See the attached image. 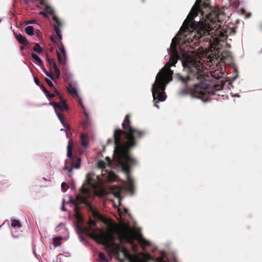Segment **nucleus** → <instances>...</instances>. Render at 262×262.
<instances>
[{"instance_id": "obj_48", "label": "nucleus", "mask_w": 262, "mask_h": 262, "mask_svg": "<svg viewBox=\"0 0 262 262\" xmlns=\"http://www.w3.org/2000/svg\"><path fill=\"white\" fill-rule=\"evenodd\" d=\"M35 21V20L29 21L27 23V24H33Z\"/></svg>"}, {"instance_id": "obj_46", "label": "nucleus", "mask_w": 262, "mask_h": 262, "mask_svg": "<svg viewBox=\"0 0 262 262\" xmlns=\"http://www.w3.org/2000/svg\"><path fill=\"white\" fill-rule=\"evenodd\" d=\"M73 168V167H72L71 168H68L67 167H65L64 168L68 169L69 173H71L72 172V168Z\"/></svg>"}, {"instance_id": "obj_18", "label": "nucleus", "mask_w": 262, "mask_h": 262, "mask_svg": "<svg viewBox=\"0 0 262 262\" xmlns=\"http://www.w3.org/2000/svg\"><path fill=\"white\" fill-rule=\"evenodd\" d=\"M47 60L51 70L53 69V68L57 66L56 62L53 59L50 58L48 56H47Z\"/></svg>"}, {"instance_id": "obj_40", "label": "nucleus", "mask_w": 262, "mask_h": 262, "mask_svg": "<svg viewBox=\"0 0 262 262\" xmlns=\"http://www.w3.org/2000/svg\"><path fill=\"white\" fill-rule=\"evenodd\" d=\"M61 188L62 189L64 190V191H66V189H67L68 188V186L66 185V183L64 182H63L62 184H61Z\"/></svg>"}, {"instance_id": "obj_10", "label": "nucleus", "mask_w": 262, "mask_h": 262, "mask_svg": "<svg viewBox=\"0 0 262 262\" xmlns=\"http://www.w3.org/2000/svg\"><path fill=\"white\" fill-rule=\"evenodd\" d=\"M115 232L117 234L119 241L121 243L125 242L132 244L134 247H137L134 245V236L132 230L128 226L123 228L117 229Z\"/></svg>"}, {"instance_id": "obj_7", "label": "nucleus", "mask_w": 262, "mask_h": 262, "mask_svg": "<svg viewBox=\"0 0 262 262\" xmlns=\"http://www.w3.org/2000/svg\"><path fill=\"white\" fill-rule=\"evenodd\" d=\"M102 239L103 241V244L107 246V247L110 249L111 252L116 255L118 259L119 258H118L117 255L120 251H121L123 253L125 258L129 259V262H134L131 259V256L127 250L124 247L121 248L119 244H116L115 242V237L112 234H108L106 237H103Z\"/></svg>"}, {"instance_id": "obj_39", "label": "nucleus", "mask_w": 262, "mask_h": 262, "mask_svg": "<svg viewBox=\"0 0 262 262\" xmlns=\"http://www.w3.org/2000/svg\"><path fill=\"white\" fill-rule=\"evenodd\" d=\"M34 82L35 83V84L36 85H37L39 86H40L41 84L40 83V81H39V79L37 77H34Z\"/></svg>"}, {"instance_id": "obj_45", "label": "nucleus", "mask_w": 262, "mask_h": 262, "mask_svg": "<svg viewBox=\"0 0 262 262\" xmlns=\"http://www.w3.org/2000/svg\"><path fill=\"white\" fill-rule=\"evenodd\" d=\"M51 39L53 42L55 44H57V42L55 40V38L53 36H51Z\"/></svg>"}, {"instance_id": "obj_23", "label": "nucleus", "mask_w": 262, "mask_h": 262, "mask_svg": "<svg viewBox=\"0 0 262 262\" xmlns=\"http://www.w3.org/2000/svg\"><path fill=\"white\" fill-rule=\"evenodd\" d=\"M98 258L99 260L101 261L108 262V260L107 259L105 254L103 252H99L98 254Z\"/></svg>"}, {"instance_id": "obj_33", "label": "nucleus", "mask_w": 262, "mask_h": 262, "mask_svg": "<svg viewBox=\"0 0 262 262\" xmlns=\"http://www.w3.org/2000/svg\"><path fill=\"white\" fill-rule=\"evenodd\" d=\"M116 178V176L115 174L112 173H109L108 174V180L109 181H115Z\"/></svg>"}, {"instance_id": "obj_51", "label": "nucleus", "mask_w": 262, "mask_h": 262, "mask_svg": "<svg viewBox=\"0 0 262 262\" xmlns=\"http://www.w3.org/2000/svg\"><path fill=\"white\" fill-rule=\"evenodd\" d=\"M71 135V134L70 135L69 133H67V138H70V135Z\"/></svg>"}, {"instance_id": "obj_28", "label": "nucleus", "mask_w": 262, "mask_h": 262, "mask_svg": "<svg viewBox=\"0 0 262 262\" xmlns=\"http://www.w3.org/2000/svg\"><path fill=\"white\" fill-rule=\"evenodd\" d=\"M223 86L220 84H215L213 86L212 93L213 94L215 91H218L223 89Z\"/></svg>"}, {"instance_id": "obj_27", "label": "nucleus", "mask_w": 262, "mask_h": 262, "mask_svg": "<svg viewBox=\"0 0 262 262\" xmlns=\"http://www.w3.org/2000/svg\"><path fill=\"white\" fill-rule=\"evenodd\" d=\"M11 226L12 227H21V225L20 224V222L16 220H13L11 222Z\"/></svg>"}, {"instance_id": "obj_26", "label": "nucleus", "mask_w": 262, "mask_h": 262, "mask_svg": "<svg viewBox=\"0 0 262 262\" xmlns=\"http://www.w3.org/2000/svg\"><path fill=\"white\" fill-rule=\"evenodd\" d=\"M178 58V55L176 54L175 55L170 57V61L171 63V66H174L177 63Z\"/></svg>"}, {"instance_id": "obj_30", "label": "nucleus", "mask_w": 262, "mask_h": 262, "mask_svg": "<svg viewBox=\"0 0 262 262\" xmlns=\"http://www.w3.org/2000/svg\"><path fill=\"white\" fill-rule=\"evenodd\" d=\"M54 94H55V96L56 95L58 97V98L60 99V100H62V99H64L62 96L61 95L60 93L59 92V91L57 90L56 88H54Z\"/></svg>"}, {"instance_id": "obj_14", "label": "nucleus", "mask_w": 262, "mask_h": 262, "mask_svg": "<svg viewBox=\"0 0 262 262\" xmlns=\"http://www.w3.org/2000/svg\"><path fill=\"white\" fill-rule=\"evenodd\" d=\"M14 36L19 43L25 46H27L29 44L27 39L21 34L14 33Z\"/></svg>"}, {"instance_id": "obj_53", "label": "nucleus", "mask_w": 262, "mask_h": 262, "mask_svg": "<svg viewBox=\"0 0 262 262\" xmlns=\"http://www.w3.org/2000/svg\"><path fill=\"white\" fill-rule=\"evenodd\" d=\"M20 49L22 51V50H23L24 49V48L23 46H21V47H20Z\"/></svg>"}, {"instance_id": "obj_3", "label": "nucleus", "mask_w": 262, "mask_h": 262, "mask_svg": "<svg viewBox=\"0 0 262 262\" xmlns=\"http://www.w3.org/2000/svg\"><path fill=\"white\" fill-rule=\"evenodd\" d=\"M187 71V76H184L180 73L176 75V78L184 84L195 79L203 82L207 76L204 72V66L202 62L190 57H187L183 63Z\"/></svg>"}, {"instance_id": "obj_38", "label": "nucleus", "mask_w": 262, "mask_h": 262, "mask_svg": "<svg viewBox=\"0 0 262 262\" xmlns=\"http://www.w3.org/2000/svg\"><path fill=\"white\" fill-rule=\"evenodd\" d=\"M98 165L99 167L104 168L105 167V163L103 161H100L98 162Z\"/></svg>"}, {"instance_id": "obj_25", "label": "nucleus", "mask_w": 262, "mask_h": 262, "mask_svg": "<svg viewBox=\"0 0 262 262\" xmlns=\"http://www.w3.org/2000/svg\"><path fill=\"white\" fill-rule=\"evenodd\" d=\"M42 67V71L43 73L49 77H50L52 80H55V77L53 75L52 73L48 72L46 69L45 68L44 66H41Z\"/></svg>"}, {"instance_id": "obj_5", "label": "nucleus", "mask_w": 262, "mask_h": 262, "mask_svg": "<svg viewBox=\"0 0 262 262\" xmlns=\"http://www.w3.org/2000/svg\"><path fill=\"white\" fill-rule=\"evenodd\" d=\"M94 174L89 173L86 174V183L83 184L80 189V194L76 196L75 200L71 199L70 202L76 207V211L77 218L79 221H82V217L80 214L77 212L78 206L80 204H87V199L90 196L91 193L89 189V186L93 188H96L98 186V183L94 178Z\"/></svg>"}, {"instance_id": "obj_20", "label": "nucleus", "mask_w": 262, "mask_h": 262, "mask_svg": "<svg viewBox=\"0 0 262 262\" xmlns=\"http://www.w3.org/2000/svg\"><path fill=\"white\" fill-rule=\"evenodd\" d=\"M81 140V145L83 146H85L88 145V137L87 136L84 134H81L80 136Z\"/></svg>"}, {"instance_id": "obj_21", "label": "nucleus", "mask_w": 262, "mask_h": 262, "mask_svg": "<svg viewBox=\"0 0 262 262\" xmlns=\"http://www.w3.org/2000/svg\"><path fill=\"white\" fill-rule=\"evenodd\" d=\"M33 51L40 54L43 51V49L40 47L38 43H35L34 47L33 48Z\"/></svg>"}, {"instance_id": "obj_36", "label": "nucleus", "mask_w": 262, "mask_h": 262, "mask_svg": "<svg viewBox=\"0 0 262 262\" xmlns=\"http://www.w3.org/2000/svg\"><path fill=\"white\" fill-rule=\"evenodd\" d=\"M89 224L91 226H95L96 224V222L93 220L90 219Z\"/></svg>"}, {"instance_id": "obj_12", "label": "nucleus", "mask_w": 262, "mask_h": 262, "mask_svg": "<svg viewBox=\"0 0 262 262\" xmlns=\"http://www.w3.org/2000/svg\"><path fill=\"white\" fill-rule=\"evenodd\" d=\"M47 11L51 15H53V19L55 22L56 24L53 25V29L56 34L57 37L60 40L62 39L61 31L60 28L62 26V21L58 18V17L55 14L54 10L49 6L47 7Z\"/></svg>"}, {"instance_id": "obj_17", "label": "nucleus", "mask_w": 262, "mask_h": 262, "mask_svg": "<svg viewBox=\"0 0 262 262\" xmlns=\"http://www.w3.org/2000/svg\"><path fill=\"white\" fill-rule=\"evenodd\" d=\"M67 90L73 96H77L78 94L76 89L71 84H69Z\"/></svg>"}, {"instance_id": "obj_37", "label": "nucleus", "mask_w": 262, "mask_h": 262, "mask_svg": "<svg viewBox=\"0 0 262 262\" xmlns=\"http://www.w3.org/2000/svg\"><path fill=\"white\" fill-rule=\"evenodd\" d=\"M141 243L143 245L145 246H147L149 245V242L144 239H141Z\"/></svg>"}, {"instance_id": "obj_22", "label": "nucleus", "mask_w": 262, "mask_h": 262, "mask_svg": "<svg viewBox=\"0 0 262 262\" xmlns=\"http://www.w3.org/2000/svg\"><path fill=\"white\" fill-rule=\"evenodd\" d=\"M62 239V237L61 236H57L53 239V244L55 246H60L61 245V240Z\"/></svg>"}, {"instance_id": "obj_32", "label": "nucleus", "mask_w": 262, "mask_h": 262, "mask_svg": "<svg viewBox=\"0 0 262 262\" xmlns=\"http://www.w3.org/2000/svg\"><path fill=\"white\" fill-rule=\"evenodd\" d=\"M26 4H29L30 3H35L37 0H23ZM40 4H42L43 3L44 0H38Z\"/></svg>"}, {"instance_id": "obj_29", "label": "nucleus", "mask_w": 262, "mask_h": 262, "mask_svg": "<svg viewBox=\"0 0 262 262\" xmlns=\"http://www.w3.org/2000/svg\"><path fill=\"white\" fill-rule=\"evenodd\" d=\"M53 70H54V73H55L56 78L57 79H59L60 77V71L59 69L56 66V67L53 68Z\"/></svg>"}, {"instance_id": "obj_47", "label": "nucleus", "mask_w": 262, "mask_h": 262, "mask_svg": "<svg viewBox=\"0 0 262 262\" xmlns=\"http://www.w3.org/2000/svg\"><path fill=\"white\" fill-rule=\"evenodd\" d=\"M106 160L107 161L108 164H111V159L109 158V157H106Z\"/></svg>"}, {"instance_id": "obj_8", "label": "nucleus", "mask_w": 262, "mask_h": 262, "mask_svg": "<svg viewBox=\"0 0 262 262\" xmlns=\"http://www.w3.org/2000/svg\"><path fill=\"white\" fill-rule=\"evenodd\" d=\"M210 93L208 84L204 82L194 84L193 88L188 90L183 89L180 91V94L181 95L191 94L194 97L198 98H201L206 95L207 93Z\"/></svg>"}, {"instance_id": "obj_50", "label": "nucleus", "mask_w": 262, "mask_h": 262, "mask_svg": "<svg viewBox=\"0 0 262 262\" xmlns=\"http://www.w3.org/2000/svg\"><path fill=\"white\" fill-rule=\"evenodd\" d=\"M112 142V140L111 139H108L107 140V143L108 144L111 143Z\"/></svg>"}, {"instance_id": "obj_9", "label": "nucleus", "mask_w": 262, "mask_h": 262, "mask_svg": "<svg viewBox=\"0 0 262 262\" xmlns=\"http://www.w3.org/2000/svg\"><path fill=\"white\" fill-rule=\"evenodd\" d=\"M60 100V103L51 101L49 104L54 107L56 115L57 116L58 119H59L63 126L65 127L67 129L70 130V125L64 121L63 115L58 112V110L61 112L64 111H68L69 110V106L67 104L66 100L65 99H62Z\"/></svg>"}, {"instance_id": "obj_4", "label": "nucleus", "mask_w": 262, "mask_h": 262, "mask_svg": "<svg viewBox=\"0 0 262 262\" xmlns=\"http://www.w3.org/2000/svg\"><path fill=\"white\" fill-rule=\"evenodd\" d=\"M173 72L169 67H164L158 73L151 91L154 100L157 99L154 105L159 108L156 104L158 101H163L166 99L164 90L166 84L172 80Z\"/></svg>"}, {"instance_id": "obj_49", "label": "nucleus", "mask_w": 262, "mask_h": 262, "mask_svg": "<svg viewBox=\"0 0 262 262\" xmlns=\"http://www.w3.org/2000/svg\"><path fill=\"white\" fill-rule=\"evenodd\" d=\"M123 211H124V212L125 213H127V212H128V210H127V209H126V208H124V209H123Z\"/></svg>"}, {"instance_id": "obj_35", "label": "nucleus", "mask_w": 262, "mask_h": 262, "mask_svg": "<svg viewBox=\"0 0 262 262\" xmlns=\"http://www.w3.org/2000/svg\"><path fill=\"white\" fill-rule=\"evenodd\" d=\"M46 96L49 98H52L55 97V94L53 93H50L49 91H48L46 94Z\"/></svg>"}, {"instance_id": "obj_31", "label": "nucleus", "mask_w": 262, "mask_h": 262, "mask_svg": "<svg viewBox=\"0 0 262 262\" xmlns=\"http://www.w3.org/2000/svg\"><path fill=\"white\" fill-rule=\"evenodd\" d=\"M91 122L90 120L88 118L85 121L82 122V125L84 128H88L90 126Z\"/></svg>"}, {"instance_id": "obj_34", "label": "nucleus", "mask_w": 262, "mask_h": 262, "mask_svg": "<svg viewBox=\"0 0 262 262\" xmlns=\"http://www.w3.org/2000/svg\"><path fill=\"white\" fill-rule=\"evenodd\" d=\"M45 81L47 83V84H48V85L51 87V88H54V85L52 83V82L48 78H46L45 79Z\"/></svg>"}, {"instance_id": "obj_1", "label": "nucleus", "mask_w": 262, "mask_h": 262, "mask_svg": "<svg viewBox=\"0 0 262 262\" xmlns=\"http://www.w3.org/2000/svg\"><path fill=\"white\" fill-rule=\"evenodd\" d=\"M222 16L223 13L212 8L209 0H196L179 31L184 36L185 43L196 46L203 41L211 44L226 38L227 35L221 30Z\"/></svg>"}, {"instance_id": "obj_13", "label": "nucleus", "mask_w": 262, "mask_h": 262, "mask_svg": "<svg viewBox=\"0 0 262 262\" xmlns=\"http://www.w3.org/2000/svg\"><path fill=\"white\" fill-rule=\"evenodd\" d=\"M59 49L62 53L63 57H62L61 54L58 51H57L58 61L60 64L64 65L65 64V60L66 58V52L62 42H60V45L59 46Z\"/></svg>"}, {"instance_id": "obj_24", "label": "nucleus", "mask_w": 262, "mask_h": 262, "mask_svg": "<svg viewBox=\"0 0 262 262\" xmlns=\"http://www.w3.org/2000/svg\"><path fill=\"white\" fill-rule=\"evenodd\" d=\"M26 33L29 35H33L34 34V28L32 26H28L25 29Z\"/></svg>"}, {"instance_id": "obj_41", "label": "nucleus", "mask_w": 262, "mask_h": 262, "mask_svg": "<svg viewBox=\"0 0 262 262\" xmlns=\"http://www.w3.org/2000/svg\"><path fill=\"white\" fill-rule=\"evenodd\" d=\"M41 90L43 91V92L46 94V93H47V92L48 91L43 86V84H41L40 86H39Z\"/></svg>"}, {"instance_id": "obj_42", "label": "nucleus", "mask_w": 262, "mask_h": 262, "mask_svg": "<svg viewBox=\"0 0 262 262\" xmlns=\"http://www.w3.org/2000/svg\"><path fill=\"white\" fill-rule=\"evenodd\" d=\"M158 262H167L163 257H159L157 259Z\"/></svg>"}, {"instance_id": "obj_54", "label": "nucleus", "mask_w": 262, "mask_h": 262, "mask_svg": "<svg viewBox=\"0 0 262 262\" xmlns=\"http://www.w3.org/2000/svg\"><path fill=\"white\" fill-rule=\"evenodd\" d=\"M78 228L79 229V230H81V231H82V229L78 226Z\"/></svg>"}, {"instance_id": "obj_44", "label": "nucleus", "mask_w": 262, "mask_h": 262, "mask_svg": "<svg viewBox=\"0 0 262 262\" xmlns=\"http://www.w3.org/2000/svg\"><path fill=\"white\" fill-rule=\"evenodd\" d=\"M61 210L63 211H66V209L64 207V200L63 201V202H62V207H61Z\"/></svg>"}, {"instance_id": "obj_6", "label": "nucleus", "mask_w": 262, "mask_h": 262, "mask_svg": "<svg viewBox=\"0 0 262 262\" xmlns=\"http://www.w3.org/2000/svg\"><path fill=\"white\" fill-rule=\"evenodd\" d=\"M130 151L114 152V158L118 164L121 165L122 170L126 173L129 189H133L134 181L130 176V166L136 165V160L130 155Z\"/></svg>"}, {"instance_id": "obj_15", "label": "nucleus", "mask_w": 262, "mask_h": 262, "mask_svg": "<svg viewBox=\"0 0 262 262\" xmlns=\"http://www.w3.org/2000/svg\"><path fill=\"white\" fill-rule=\"evenodd\" d=\"M88 206L89 210L91 212L93 216L96 219L101 220V215L99 214L98 211L96 209H95L90 204Z\"/></svg>"}, {"instance_id": "obj_11", "label": "nucleus", "mask_w": 262, "mask_h": 262, "mask_svg": "<svg viewBox=\"0 0 262 262\" xmlns=\"http://www.w3.org/2000/svg\"><path fill=\"white\" fill-rule=\"evenodd\" d=\"M73 143L72 139L70 138L68 142L67 146V157L71 160L72 166L76 169H78L81 167V158L77 156V154L75 153L73 155L72 146Z\"/></svg>"}, {"instance_id": "obj_52", "label": "nucleus", "mask_w": 262, "mask_h": 262, "mask_svg": "<svg viewBox=\"0 0 262 262\" xmlns=\"http://www.w3.org/2000/svg\"><path fill=\"white\" fill-rule=\"evenodd\" d=\"M79 104H80L81 105V106L83 107V105H82V104L81 100H79Z\"/></svg>"}, {"instance_id": "obj_19", "label": "nucleus", "mask_w": 262, "mask_h": 262, "mask_svg": "<svg viewBox=\"0 0 262 262\" xmlns=\"http://www.w3.org/2000/svg\"><path fill=\"white\" fill-rule=\"evenodd\" d=\"M32 57L34 59L40 66H43V61L36 54L33 53L31 54Z\"/></svg>"}, {"instance_id": "obj_55", "label": "nucleus", "mask_w": 262, "mask_h": 262, "mask_svg": "<svg viewBox=\"0 0 262 262\" xmlns=\"http://www.w3.org/2000/svg\"><path fill=\"white\" fill-rule=\"evenodd\" d=\"M173 45V42H171V47H172Z\"/></svg>"}, {"instance_id": "obj_2", "label": "nucleus", "mask_w": 262, "mask_h": 262, "mask_svg": "<svg viewBox=\"0 0 262 262\" xmlns=\"http://www.w3.org/2000/svg\"><path fill=\"white\" fill-rule=\"evenodd\" d=\"M123 130L116 129L114 132V152L130 151L136 146L137 140L142 138L146 132L131 126L130 116L127 114L122 123Z\"/></svg>"}, {"instance_id": "obj_16", "label": "nucleus", "mask_w": 262, "mask_h": 262, "mask_svg": "<svg viewBox=\"0 0 262 262\" xmlns=\"http://www.w3.org/2000/svg\"><path fill=\"white\" fill-rule=\"evenodd\" d=\"M112 193L115 198L120 199L121 189L118 186H114L112 189Z\"/></svg>"}, {"instance_id": "obj_43", "label": "nucleus", "mask_w": 262, "mask_h": 262, "mask_svg": "<svg viewBox=\"0 0 262 262\" xmlns=\"http://www.w3.org/2000/svg\"><path fill=\"white\" fill-rule=\"evenodd\" d=\"M40 14L42 15H43V16L45 17H48V15H47V12H45V11H41L40 12Z\"/></svg>"}]
</instances>
